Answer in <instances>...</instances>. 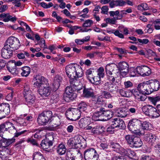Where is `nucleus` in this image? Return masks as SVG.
Listing matches in <instances>:
<instances>
[{"label": "nucleus", "mask_w": 160, "mask_h": 160, "mask_svg": "<svg viewBox=\"0 0 160 160\" xmlns=\"http://www.w3.org/2000/svg\"><path fill=\"white\" fill-rule=\"evenodd\" d=\"M77 97V95L75 93L65 94L64 99L65 102H69L74 100Z\"/></svg>", "instance_id": "cd10ccee"}, {"label": "nucleus", "mask_w": 160, "mask_h": 160, "mask_svg": "<svg viewBox=\"0 0 160 160\" xmlns=\"http://www.w3.org/2000/svg\"><path fill=\"white\" fill-rule=\"evenodd\" d=\"M84 157L85 160H98V155L94 149L91 148L85 151Z\"/></svg>", "instance_id": "6e6552de"}, {"label": "nucleus", "mask_w": 160, "mask_h": 160, "mask_svg": "<svg viewBox=\"0 0 160 160\" xmlns=\"http://www.w3.org/2000/svg\"><path fill=\"white\" fill-rule=\"evenodd\" d=\"M33 160H46L42 154L39 152H34L32 155Z\"/></svg>", "instance_id": "4c0bfd02"}, {"label": "nucleus", "mask_w": 160, "mask_h": 160, "mask_svg": "<svg viewBox=\"0 0 160 160\" xmlns=\"http://www.w3.org/2000/svg\"><path fill=\"white\" fill-rule=\"evenodd\" d=\"M138 90L143 92L146 94L148 95L153 92L152 90H151L150 85L147 82V81L138 84Z\"/></svg>", "instance_id": "ddd939ff"}, {"label": "nucleus", "mask_w": 160, "mask_h": 160, "mask_svg": "<svg viewBox=\"0 0 160 160\" xmlns=\"http://www.w3.org/2000/svg\"><path fill=\"white\" fill-rule=\"evenodd\" d=\"M142 127V128L143 130H148L149 128V123L148 122L145 121L142 122L141 121L140 126Z\"/></svg>", "instance_id": "e2e57ef3"}, {"label": "nucleus", "mask_w": 160, "mask_h": 160, "mask_svg": "<svg viewBox=\"0 0 160 160\" xmlns=\"http://www.w3.org/2000/svg\"><path fill=\"white\" fill-rule=\"evenodd\" d=\"M117 65L113 63L107 64L105 68L107 78L110 81L114 82L115 78L118 76L114 72V69L116 68Z\"/></svg>", "instance_id": "20e7f679"}, {"label": "nucleus", "mask_w": 160, "mask_h": 160, "mask_svg": "<svg viewBox=\"0 0 160 160\" xmlns=\"http://www.w3.org/2000/svg\"><path fill=\"white\" fill-rule=\"evenodd\" d=\"M79 77H78L76 75L74 76V77L72 78H70L69 82L70 85L73 87H76L78 85L79 82L78 78Z\"/></svg>", "instance_id": "72a5a7b5"}, {"label": "nucleus", "mask_w": 160, "mask_h": 160, "mask_svg": "<svg viewBox=\"0 0 160 160\" xmlns=\"http://www.w3.org/2000/svg\"><path fill=\"white\" fill-rule=\"evenodd\" d=\"M137 73L142 76L149 75L151 73L150 69L146 66H141L137 67Z\"/></svg>", "instance_id": "2eb2a0df"}, {"label": "nucleus", "mask_w": 160, "mask_h": 160, "mask_svg": "<svg viewBox=\"0 0 160 160\" xmlns=\"http://www.w3.org/2000/svg\"><path fill=\"white\" fill-rule=\"evenodd\" d=\"M67 145L69 147H72L74 148H76L75 142L74 138H71L68 140L67 142Z\"/></svg>", "instance_id": "5fc2aeb1"}, {"label": "nucleus", "mask_w": 160, "mask_h": 160, "mask_svg": "<svg viewBox=\"0 0 160 160\" xmlns=\"http://www.w3.org/2000/svg\"><path fill=\"white\" fill-rule=\"evenodd\" d=\"M74 89L73 87L71 86H68L66 87L65 89V94H68V93H74Z\"/></svg>", "instance_id": "0e129e2a"}, {"label": "nucleus", "mask_w": 160, "mask_h": 160, "mask_svg": "<svg viewBox=\"0 0 160 160\" xmlns=\"http://www.w3.org/2000/svg\"><path fill=\"white\" fill-rule=\"evenodd\" d=\"M125 138L128 144L132 147L135 142V140H136L138 137H135L134 135H126Z\"/></svg>", "instance_id": "a878e982"}, {"label": "nucleus", "mask_w": 160, "mask_h": 160, "mask_svg": "<svg viewBox=\"0 0 160 160\" xmlns=\"http://www.w3.org/2000/svg\"><path fill=\"white\" fill-rule=\"evenodd\" d=\"M105 128L102 126H97L93 127L92 129L91 132L94 134H100L104 131Z\"/></svg>", "instance_id": "2f4dec72"}, {"label": "nucleus", "mask_w": 160, "mask_h": 160, "mask_svg": "<svg viewBox=\"0 0 160 160\" xmlns=\"http://www.w3.org/2000/svg\"><path fill=\"white\" fill-rule=\"evenodd\" d=\"M147 82L150 84L151 90L153 92L158 91L160 88L159 82L156 79L149 80Z\"/></svg>", "instance_id": "aec40b11"}, {"label": "nucleus", "mask_w": 160, "mask_h": 160, "mask_svg": "<svg viewBox=\"0 0 160 160\" xmlns=\"http://www.w3.org/2000/svg\"><path fill=\"white\" fill-rule=\"evenodd\" d=\"M97 72H98V75L101 78L104 77V69L103 67H100L97 70L96 69V73Z\"/></svg>", "instance_id": "864d4df0"}, {"label": "nucleus", "mask_w": 160, "mask_h": 160, "mask_svg": "<svg viewBox=\"0 0 160 160\" xmlns=\"http://www.w3.org/2000/svg\"><path fill=\"white\" fill-rule=\"evenodd\" d=\"M112 125L115 128L119 129H124L125 125L124 121L119 118H115L112 119Z\"/></svg>", "instance_id": "dca6fc26"}, {"label": "nucleus", "mask_w": 160, "mask_h": 160, "mask_svg": "<svg viewBox=\"0 0 160 160\" xmlns=\"http://www.w3.org/2000/svg\"><path fill=\"white\" fill-rule=\"evenodd\" d=\"M78 110L80 112H85L87 110V105L86 103L83 102H81L78 106Z\"/></svg>", "instance_id": "58836bf2"}, {"label": "nucleus", "mask_w": 160, "mask_h": 160, "mask_svg": "<svg viewBox=\"0 0 160 160\" xmlns=\"http://www.w3.org/2000/svg\"><path fill=\"white\" fill-rule=\"evenodd\" d=\"M110 146L113 150L117 152L120 148V145L118 143H115L112 142H110Z\"/></svg>", "instance_id": "3c124183"}, {"label": "nucleus", "mask_w": 160, "mask_h": 160, "mask_svg": "<svg viewBox=\"0 0 160 160\" xmlns=\"http://www.w3.org/2000/svg\"><path fill=\"white\" fill-rule=\"evenodd\" d=\"M138 9L146 10L148 9V5L147 3H142L138 6Z\"/></svg>", "instance_id": "69168bd1"}, {"label": "nucleus", "mask_w": 160, "mask_h": 160, "mask_svg": "<svg viewBox=\"0 0 160 160\" xmlns=\"http://www.w3.org/2000/svg\"><path fill=\"white\" fill-rule=\"evenodd\" d=\"M52 113L51 111H44L39 114L37 118V121L39 124L46 125L51 122Z\"/></svg>", "instance_id": "39448f33"}, {"label": "nucleus", "mask_w": 160, "mask_h": 160, "mask_svg": "<svg viewBox=\"0 0 160 160\" xmlns=\"http://www.w3.org/2000/svg\"><path fill=\"white\" fill-rule=\"evenodd\" d=\"M105 86H107L108 90L111 92H113L116 91V87L113 84L108 82H107L105 84Z\"/></svg>", "instance_id": "a18cd8bd"}, {"label": "nucleus", "mask_w": 160, "mask_h": 160, "mask_svg": "<svg viewBox=\"0 0 160 160\" xmlns=\"http://www.w3.org/2000/svg\"><path fill=\"white\" fill-rule=\"evenodd\" d=\"M56 149L57 153L60 155L64 154L67 151L65 145L62 143L58 146Z\"/></svg>", "instance_id": "393cba45"}, {"label": "nucleus", "mask_w": 160, "mask_h": 160, "mask_svg": "<svg viewBox=\"0 0 160 160\" xmlns=\"http://www.w3.org/2000/svg\"><path fill=\"white\" fill-rule=\"evenodd\" d=\"M62 80V78L59 75H57L55 77L53 83V85L55 90H57L59 87Z\"/></svg>", "instance_id": "bb28decb"}, {"label": "nucleus", "mask_w": 160, "mask_h": 160, "mask_svg": "<svg viewBox=\"0 0 160 160\" xmlns=\"http://www.w3.org/2000/svg\"><path fill=\"white\" fill-rule=\"evenodd\" d=\"M27 125V123L24 119H19L14 122V125L18 127L25 126Z\"/></svg>", "instance_id": "ea45409f"}, {"label": "nucleus", "mask_w": 160, "mask_h": 160, "mask_svg": "<svg viewBox=\"0 0 160 160\" xmlns=\"http://www.w3.org/2000/svg\"><path fill=\"white\" fill-rule=\"evenodd\" d=\"M59 96L58 94L54 92L51 96V98L54 102H56L59 100Z\"/></svg>", "instance_id": "6e6d98bb"}, {"label": "nucleus", "mask_w": 160, "mask_h": 160, "mask_svg": "<svg viewBox=\"0 0 160 160\" xmlns=\"http://www.w3.org/2000/svg\"><path fill=\"white\" fill-rule=\"evenodd\" d=\"M103 98L100 97L94 98L92 100L91 107L94 109L100 108L102 105L103 104Z\"/></svg>", "instance_id": "a211bd4d"}, {"label": "nucleus", "mask_w": 160, "mask_h": 160, "mask_svg": "<svg viewBox=\"0 0 160 160\" xmlns=\"http://www.w3.org/2000/svg\"><path fill=\"white\" fill-rule=\"evenodd\" d=\"M78 124L81 128H85V127L88 125V121L86 118H82L79 120Z\"/></svg>", "instance_id": "79ce46f5"}, {"label": "nucleus", "mask_w": 160, "mask_h": 160, "mask_svg": "<svg viewBox=\"0 0 160 160\" xmlns=\"http://www.w3.org/2000/svg\"><path fill=\"white\" fill-rule=\"evenodd\" d=\"M54 138L53 136L52 135H47L45 140L49 142L50 144H53V140Z\"/></svg>", "instance_id": "338daca9"}, {"label": "nucleus", "mask_w": 160, "mask_h": 160, "mask_svg": "<svg viewBox=\"0 0 160 160\" xmlns=\"http://www.w3.org/2000/svg\"><path fill=\"white\" fill-rule=\"evenodd\" d=\"M24 97L28 105H31L35 103V98L33 95L31 94V93L25 94Z\"/></svg>", "instance_id": "b1692460"}, {"label": "nucleus", "mask_w": 160, "mask_h": 160, "mask_svg": "<svg viewBox=\"0 0 160 160\" xmlns=\"http://www.w3.org/2000/svg\"><path fill=\"white\" fill-rule=\"evenodd\" d=\"M21 69L22 70L21 75L22 76L27 77L30 74L31 72L30 68L27 66L22 67Z\"/></svg>", "instance_id": "f704fd0d"}, {"label": "nucleus", "mask_w": 160, "mask_h": 160, "mask_svg": "<svg viewBox=\"0 0 160 160\" xmlns=\"http://www.w3.org/2000/svg\"><path fill=\"white\" fill-rule=\"evenodd\" d=\"M101 77L98 76H93L92 78V80H89V81L92 84L95 85H98L101 83Z\"/></svg>", "instance_id": "37998d69"}, {"label": "nucleus", "mask_w": 160, "mask_h": 160, "mask_svg": "<svg viewBox=\"0 0 160 160\" xmlns=\"http://www.w3.org/2000/svg\"><path fill=\"white\" fill-rule=\"evenodd\" d=\"M126 156H128L129 158L134 160L138 159V158L135 152L134 151L131 150L130 149H128L127 154L126 155Z\"/></svg>", "instance_id": "a19ab883"}, {"label": "nucleus", "mask_w": 160, "mask_h": 160, "mask_svg": "<svg viewBox=\"0 0 160 160\" xmlns=\"http://www.w3.org/2000/svg\"><path fill=\"white\" fill-rule=\"evenodd\" d=\"M8 70L13 75H16L18 72L16 70V67L14 63L12 61L9 62L7 65Z\"/></svg>", "instance_id": "4be33fe9"}, {"label": "nucleus", "mask_w": 160, "mask_h": 160, "mask_svg": "<svg viewBox=\"0 0 160 160\" xmlns=\"http://www.w3.org/2000/svg\"><path fill=\"white\" fill-rule=\"evenodd\" d=\"M40 145L42 148L46 150H47L46 149H48L50 146L52 145V144H50V142L44 139L42 141Z\"/></svg>", "instance_id": "c03bdc74"}, {"label": "nucleus", "mask_w": 160, "mask_h": 160, "mask_svg": "<svg viewBox=\"0 0 160 160\" xmlns=\"http://www.w3.org/2000/svg\"><path fill=\"white\" fill-rule=\"evenodd\" d=\"M131 93H132L134 95L135 98L137 99V97H138H138H139L142 94L144 93L143 92L140 91L138 90V88L137 89L132 90L131 91Z\"/></svg>", "instance_id": "49530a36"}, {"label": "nucleus", "mask_w": 160, "mask_h": 160, "mask_svg": "<svg viewBox=\"0 0 160 160\" xmlns=\"http://www.w3.org/2000/svg\"><path fill=\"white\" fill-rule=\"evenodd\" d=\"M67 118L72 121H75L79 119L80 117V113L77 109H68L66 112Z\"/></svg>", "instance_id": "1a4fd4ad"}, {"label": "nucleus", "mask_w": 160, "mask_h": 160, "mask_svg": "<svg viewBox=\"0 0 160 160\" xmlns=\"http://www.w3.org/2000/svg\"><path fill=\"white\" fill-rule=\"evenodd\" d=\"M5 131H6V127L4 123L0 125V136L2 138L3 136V133Z\"/></svg>", "instance_id": "052dcab7"}, {"label": "nucleus", "mask_w": 160, "mask_h": 160, "mask_svg": "<svg viewBox=\"0 0 160 160\" xmlns=\"http://www.w3.org/2000/svg\"><path fill=\"white\" fill-rule=\"evenodd\" d=\"M0 154L3 156L7 157L8 155H12L11 149L9 147L3 148L0 150Z\"/></svg>", "instance_id": "473e14b6"}, {"label": "nucleus", "mask_w": 160, "mask_h": 160, "mask_svg": "<svg viewBox=\"0 0 160 160\" xmlns=\"http://www.w3.org/2000/svg\"><path fill=\"white\" fill-rule=\"evenodd\" d=\"M129 65L126 62L123 61L119 62L117 67L120 72L121 75L124 77L127 75L129 72Z\"/></svg>", "instance_id": "9b49d317"}, {"label": "nucleus", "mask_w": 160, "mask_h": 160, "mask_svg": "<svg viewBox=\"0 0 160 160\" xmlns=\"http://www.w3.org/2000/svg\"><path fill=\"white\" fill-rule=\"evenodd\" d=\"M93 24V21L90 19L86 20L82 24V27H90Z\"/></svg>", "instance_id": "bf43d9fd"}, {"label": "nucleus", "mask_w": 160, "mask_h": 160, "mask_svg": "<svg viewBox=\"0 0 160 160\" xmlns=\"http://www.w3.org/2000/svg\"><path fill=\"white\" fill-rule=\"evenodd\" d=\"M65 72L68 78H72L75 75L78 77H81L83 76L81 67L75 63H72L67 65L65 68Z\"/></svg>", "instance_id": "f257e3e1"}, {"label": "nucleus", "mask_w": 160, "mask_h": 160, "mask_svg": "<svg viewBox=\"0 0 160 160\" xmlns=\"http://www.w3.org/2000/svg\"><path fill=\"white\" fill-rule=\"evenodd\" d=\"M83 91L84 97L89 98L93 97L94 95L93 90L91 88H84Z\"/></svg>", "instance_id": "c756f323"}, {"label": "nucleus", "mask_w": 160, "mask_h": 160, "mask_svg": "<svg viewBox=\"0 0 160 160\" xmlns=\"http://www.w3.org/2000/svg\"><path fill=\"white\" fill-rule=\"evenodd\" d=\"M113 115V113L110 110H107L104 108L101 107L99 110L95 112L92 116V119L94 121H98L99 117L107 118V119L110 118Z\"/></svg>", "instance_id": "7ed1b4c3"}, {"label": "nucleus", "mask_w": 160, "mask_h": 160, "mask_svg": "<svg viewBox=\"0 0 160 160\" xmlns=\"http://www.w3.org/2000/svg\"><path fill=\"white\" fill-rule=\"evenodd\" d=\"M25 55L27 57H29L30 55L28 52L24 51L18 54L17 55V56L19 59H23L25 58Z\"/></svg>", "instance_id": "8fccbe9b"}, {"label": "nucleus", "mask_w": 160, "mask_h": 160, "mask_svg": "<svg viewBox=\"0 0 160 160\" xmlns=\"http://www.w3.org/2000/svg\"><path fill=\"white\" fill-rule=\"evenodd\" d=\"M10 112V105L8 103L0 104V119L5 118Z\"/></svg>", "instance_id": "f8f14e48"}, {"label": "nucleus", "mask_w": 160, "mask_h": 160, "mask_svg": "<svg viewBox=\"0 0 160 160\" xmlns=\"http://www.w3.org/2000/svg\"><path fill=\"white\" fill-rule=\"evenodd\" d=\"M144 138L145 140L152 146L156 144L159 140L157 136L151 133L146 134Z\"/></svg>", "instance_id": "4468645a"}, {"label": "nucleus", "mask_w": 160, "mask_h": 160, "mask_svg": "<svg viewBox=\"0 0 160 160\" xmlns=\"http://www.w3.org/2000/svg\"><path fill=\"white\" fill-rule=\"evenodd\" d=\"M142 111L145 115L152 118H157L160 115V114L158 112L156 107L154 108L150 105H146L143 106Z\"/></svg>", "instance_id": "0eeeda50"}, {"label": "nucleus", "mask_w": 160, "mask_h": 160, "mask_svg": "<svg viewBox=\"0 0 160 160\" xmlns=\"http://www.w3.org/2000/svg\"><path fill=\"white\" fill-rule=\"evenodd\" d=\"M13 52L4 44L1 50L2 57L5 59L10 58L12 55Z\"/></svg>", "instance_id": "f3484780"}, {"label": "nucleus", "mask_w": 160, "mask_h": 160, "mask_svg": "<svg viewBox=\"0 0 160 160\" xmlns=\"http://www.w3.org/2000/svg\"><path fill=\"white\" fill-rule=\"evenodd\" d=\"M77 152V150L74 148L68 149L66 152V156L69 159V160H75Z\"/></svg>", "instance_id": "5701e85b"}, {"label": "nucleus", "mask_w": 160, "mask_h": 160, "mask_svg": "<svg viewBox=\"0 0 160 160\" xmlns=\"http://www.w3.org/2000/svg\"><path fill=\"white\" fill-rule=\"evenodd\" d=\"M119 92L120 95L123 97H129L130 96L129 91H125L123 89L119 90Z\"/></svg>", "instance_id": "603ef678"}, {"label": "nucleus", "mask_w": 160, "mask_h": 160, "mask_svg": "<svg viewBox=\"0 0 160 160\" xmlns=\"http://www.w3.org/2000/svg\"><path fill=\"white\" fill-rule=\"evenodd\" d=\"M5 44L13 51L18 49L21 44L19 39L14 37H10L6 41Z\"/></svg>", "instance_id": "423d86ee"}, {"label": "nucleus", "mask_w": 160, "mask_h": 160, "mask_svg": "<svg viewBox=\"0 0 160 160\" xmlns=\"http://www.w3.org/2000/svg\"><path fill=\"white\" fill-rule=\"evenodd\" d=\"M87 78L89 81L96 74V69L90 68L87 70L85 72Z\"/></svg>", "instance_id": "7c9ffc66"}, {"label": "nucleus", "mask_w": 160, "mask_h": 160, "mask_svg": "<svg viewBox=\"0 0 160 160\" xmlns=\"http://www.w3.org/2000/svg\"><path fill=\"white\" fill-rule=\"evenodd\" d=\"M75 142L76 148H80L82 147V136H78L74 138Z\"/></svg>", "instance_id": "c9c22d12"}, {"label": "nucleus", "mask_w": 160, "mask_h": 160, "mask_svg": "<svg viewBox=\"0 0 160 160\" xmlns=\"http://www.w3.org/2000/svg\"><path fill=\"white\" fill-rule=\"evenodd\" d=\"M135 142L134 145L132 147V148H139L141 147L142 145V142L141 139L138 138H137V139L135 140Z\"/></svg>", "instance_id": "09e8293b"}, {"label": "nucleus", "mask_w": 160, "mask_h": 160, "mask_svg": "<svg viewBox=\"0 0 160 160\" xmlns=\"http://www.w3.org/2000/svg\"><path fill=\"white\" fill-rule=\"evenodd\" d=\"M48 84L46 85L45 87H42L41 88L38 90V92L39 94L42 97H47L51 93V90L49 86H48Z\"/></svg>", "instance_id": "412c9836"}, {"label": "nucleus", "mask_w": 160, "mask_h": 160, "mask_svg": "<svg viewBox=\"0 0 160 160\" xmlns=\"http://www.w3.org/2000/svg\"><path fill=\"white\" fill-rule=\"evenodd\" d=\"M137 73V68L135 69L132 68L130 70L129 72L130 76V77H134Z\"/></svg>", "instance_id": "774afa93"}, {"label": "nucleus", "mask_w": 160, "mask_h": 160, "mask_svg": "<svg viewBox=\"0 0 160 160\" xmlns=\"http://www.w3.org/2000/svg\"><path fill=\"white\" fill-rule=\"evenodd\" d=\"M20 129H16V130L14 132V137L13 138H14L15 137H18L20 135L24 134L25 132H26L27 131L26 130H24L20 132H19Z\"/></svg>", "instance_id": "680f3d73"}, {"label": "nucleus", "mask_w": 160, "mask_h": 160, "mask_svg": "<svg viewBox=\"0 0 160 160\" xmlns=\"http://www.w3.org/2000/svg\"><path fill=\"white\" fill-rule=\"evenodd\" d=\"M34 85L39 88L45 87L48 83L47 79L40 75L34 76Z\"/></svg>", "instance_id": "9d476101"}, {"label": "nucleus", "mask_w": 160, "mask_h": 160, "mask_svg": "<svg viewBox=\"0 0 160 160\" xmlns=\"http://www.w3.org/2000/svg\"><path fill=\"white\" fill-rule=\"evenodd\" d=\"M115 113L117 116L122 118L125 117L128 114V112L123 108H118L116 110Z\"/></svg>", "instance_id": "c85d7f7f"}, {"label": "nucleus", "mask_w": 160, "mask_h": 160, "mask_svg": "<svg viewBox=\"0 0 160 160\" xmlns=\"http://www.w3.org/2000/svg\"><path fill=\"white\" fill-rule=\"evenodd\" d=\"M51 122L53 124L52 126L53 128H55L59 126L61 124L60 118L58 117H53Z\"/></svg>", "instance_id": "e433bc0d"}, {"label": "nucleus", "mask_w": 160, "mask_h": 160, "mask_svg": "<svg viewBox=\"0 0 160 160\" xmlns=\"http://www.w3.org/2000/svg\"><path fill=\"white\" fill-rule=\"evenodd\" d=\"M148 100L154 105H155L156 103L160 101V96L154 97H150L148 98Z\"/></svg>", "instance_id": "de8ad7c7"}, {"label": "nucleus", "mask_w": 160, "mask_h": 160, "mask_svg": "<svg viewBox=\"0 0 160 160\" xmlns=\"http://www.w3.org/2000/svg\"><path fill=\"white\" fill-rule=\"evenodd\" d=\"M141 121L136 119L130 120L128 124L129 130L136 135L141 136L144 135L145 132L143 130H140L138 128L140 126Z\"/></svg>", "instance_id": "f03ea898"}, {"label": "nucleus", "mask_w": 160, "mask_h": 160, "mask_svg": "<svg viewBox=\"0 0 160 160\" xmlns=\"http://www.w3.org/2000/svg\"><path fill=\"white\" fill-rule=\"evenodd\" d=\"M17 18L15 17H12V16L10 15L8 13V15L6 18H4L3 21L5 22H8L9 21L14 22L16 20Z\"/></svg>", "instance_id": "13d9d810"}, {"label": "nucleus", "mask_w": 160, "mask_h": 160, "mask_svg": "<svg viewBox=\"0 0 160 160\" xmlns=\"http://www.w3.org/2000/svg\"><path fill=\"white\" fill-rule=\"evenodd\" d=\"M0 140V148H3L8 147L9 146L14 142L15 141V139L12 138L11 139H7L3 138V137Z\"/></svg>", "instance_id": "6ab92c4d"}, {"label": "nucleus", "mask_w": 160, "mask_h": 160, "mask_svg": "<svg viewBox=\"0 0 160 160\" xmlns=\"http://www.w3.org/2000/svg\"><path fill=\"white\" fill-rule=\"evenodd\" d=\"M117 152L122 155L126 156L127 154L128 149H125L120 146Z\"/></svg>", "instance_id": "4d7b16f0"}]
</instances>
